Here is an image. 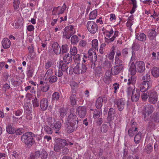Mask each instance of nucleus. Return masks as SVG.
Wrapping results in <instances>:
<instances>
[{
    "label": "nucleus",
    "mask_w": 159,
    "mask_h": 159,
    "mask_svg": "<svg viewBox=\"0 0 159 159\" xmlns=\"http://www.w3.org/2000/svg\"><path fill=\"white\" fill-rule=\"evenodd\" d=\"M34 137L35 134L34 133L27 132L21 136V139L25 145L28 147H30L35 143Z\"/></svg>",
    "instance_id": "obj_1"
},
{
    "label": "nucleus",
    "mask_w": 159,
    "mask_h": 159,
    "mask_svg": "<svg viewBox=\"0 0 159 159\" xmlns=\"http://www.w3.org/2000/svg\"><path fill=\"white\" fill-rule=\"evenodd\" d=\"M73 144L71 142L67 143L64 139L58 138L56 140L54 145V150L57 152H60L61 149L66 146L72 145Z\"/></svg>",
    "instance_id": "obj_2"
},
{
    "label": "nucleus",
    "mask_w": 159,
    "mask_h": 159,
    "mask_svg": "<svg viewBox=\"0 0 159 159\" xmlns=\"http://www.w3.org/2000/svg\"><path fill=\"white\" fill-rule=\"evenodd\" d=\"M87 70V67L85 64L83 63L81 64L78 62L74 67L73 72L75 74L79 75L84 73Z\"/></svg>",
    "instance_id": "obj_3"
},
{
    "label": "nucleus",
    "mask_w": 159,
    "mask_h": 159,
    "mask_svg": "<svg viewBox=\"0 0 159 159\" xmlns=\"http://www.w3.org/2000/svg\"><path fill=\"white\" fill-rule=\"evenodd\" d=\"M88 57L90 59L91 67L94 68L96 66V63L97 61V56L95 52H94L93 50L90 49L88 52Z\"/></svg>",
    "instance_id": "obj_4"
},
{
    "label": "nucleus",
    "mask_w": 159,
    "mask_h": 159,
    "mask_svg": "<svg viewBox=\"0 0 159 159\" xmlns=\"http://www.w3.org/2000/svg\"><path fill=\"white\" fill-rule=\"evenodd\" d=\"M86 26L88 31L92 34H95L98 30V26L97 24L93 21H88Z\"/></svg>",
    "instance_id": "obj_5"
},
{
    "label": "nucleus",
    "mask_w": 159,
    "mask_h": 159,
    "mask_svg": "<svg viewBox=\"0 0 159 159\" xmlns=\"http://www.w3.org/2000/svg\"><path fill=\"white\" fill-rule=\"evenodd\" d=\"M126 102L124 99L123 98L116 99L115 101V104L117 106L118 110L122 111L124 109Z\"/></svg>",
    "instance_id": "obj_6"
},
{
    "label": "nucleus",
    "mask_w": 159,
    "mask_h": 159,
    "mask_svg": "<svg viewBox=\"0 0 159 159\" xmlns=\"http://www.w3.org/2000/svg\"><path fill=\"white\" fill-rule=\"evenodd\" d=\"M78 118L76 115L70 114L68 117L67 121L66 122L69 124L78 125Z\"/></svg>",
    "instance_id": "obj_7"
},
{
    "label": "nucleus",
    "mask_w": 159,
    "mask_h": 159,
    "mask_svg": "<svg viewBox=\"0 0 159 159\" xmlns=\"http://www.w3.org/2000/svg\"><path fill=\"white\" fill-rule=\"evenodd\" d=\"M76 113L79 117L84 118L87 113V109L85 107L79 106L76 110Z\"/></svg>",
    "instance_id": "obj_8"
},
{
    "label": "nucleus",
    "mask_w": 159,
    "mask_h": 159,
    "mask_svg": "<svg viewBox=\"0 0 159 159\" xmlns=\"http://www.w3.org/2000/svg\"><path fill=\"white\" fill-rule=\"evenodd\" d=\"M40 108L43 111L46 110L48 106V101L46 98H43L40 102Z\"/></svg>",
    "instance_id": "obj_9"
},
{
    "label": "nucleus",
    "mask_w": 159,
    "mask_h": 159,
    "mask_svg": "<svg viewBox=\"0 0 159 159\" xmlns=\"http://www.w3.org/2000/svg\"><path fill=\"white\" fill-rule=\"evenodd\" d=\"M77 125L69 124L66 122L65 125V129L68 133H71L75 131L77 129Z\"/></svg>",
    "instance_id": "obj_10"
},
{
    "label": "nucleus",
    "mask_w": 159,
    "mask_h": 159,
    "mask_svg": "<svg viewBox=\"0 0 159 159\" xmlns=\"http://www.w3.org/2000/svg\"><path fill=\"white\" fill-rule=\"evenodd\" d=\"M61 122L59 121H57L54 123L53 125H51V127L55 133L59 134L60 133L59 130L61 129Z\"/></svg>",
    "instance_id": "obj_11"
},
{
    "label": "nucleus",
    "mask_w": 159,
    "mask_h": 159,
    "mask_svg": "<svg viewBox=\"0 0 159 159\" xmlns=\"http://www.w3.org/2000/svg\"><path fill=\"white\" fill-rule=\"evenodd\" d=\"M143 82V85L141 86V88L140 89L141 91L143 92L146 91L150 89L152 86V81L151 80Z\"/></svg>",
    "instance_id": "obj_12"
},
{
    "label": "nucleus",
    "mask_w": 159,
    "mask_h": 159,
    "mask_svg": "<svg viewBox=\"0 0 159 159\" xmlns=\"http://www.w3.org/2000/svg\"><path fill=\"white\" fill-rule=\"evenodd\" d=\"M158 96L156 92H151L149 97V101L151 103L154 104L157 101Z\"/></svg>",
    "instance_id": "obj_13"
},
{
    "label": "nucleus",
    "mask_w": 159,
    "mask_h": 159,
    "mask_svg": "<svg viewBox=\"0 0 159 159\" xmlns=\"http://www.w3.org/2000/svg\"><path fill=\"white\" fill-rule=\"evenodd\" d=\"M139 67V63L138 62H136L135 64L134 62L132 63L129 69L131 75H134L136 73V68L138 69Z\"/></svg>",
    "instance_id": "obj_14"
},
{
    "label": "nucleus",
    "mask_w": 159,
    "mask_h": 159,
    "mask_svg": "<svg viewBox=\"0 0 159 159\" xmlns=\"http://www.w3.org/2000/svg\"><path fill=\"white\" fill-rule=\"evenodd\" d=\"M155 28H152L149 30L148 32V36L150 39L152 40L155 39L157 33L155 31Z\"/></svg>",
    "instance_id": "obj_15"
},
{
    "label": "nucleus",
    "mask_w": 159,
    "mask_h": 159,
    "mask_svg": "<svg viewBox=\"0 0 159 159\" xmlns=\"http://www.w3.org/2000/svg\"><path fill=\"white\" fill-rule=\"evenodd\" d=\"M104 101L106 102L107 100L105 98H102L101 97H98L97 99L95 104V106L98 109H100L102 106V102L103 101Z\"/></svg>",
    "instance_id": "obj_16"
},
{
    "label": "nucleus",
    "mask_w": 159,
    "mask_h": 159,
    "mask_svg": "<svg viewBox=\"0 0 159 159\" xmlns=\"http://www.w3.org/2000/svg\"><path fill=\"white\" fill-rule=\"evenodd\" d=\"M69 84L71 87V92L72 93H75L76 92V89L79 85L78 83L74 81H70Z\"/></svg>",
    "instance_id": "obj_17"
},
{
    "label": "nucleus",
    "mask_w": 159,
    "mask_h": 159,
    "mask_svg": "<svg viewBox=\"0 0 159 159\" xmlns=\"http://www.w3.org/2000/svg\"><path fill=\"white\" fill-rule=\"evenodd\" d=\"M115 114V111L113 108H111L109 109L107 117L108 122L110 124V122L113 119V116Z\"/></svg>",
    "instance_id": "obj_18"
},
{
    "label": "nucleus",
    "mask_w": 159,
    "mask_h": 159,
    "mask_svg": "<svg viewBox=\"0 0 159 159\" xmlns=\"http://www.w3.org/2000/svg\"><path fill=\"white\" fill-rule=\"evenodd\" d=\"M124 69L122 67L117 66H115L111 68V73L112 75H116Z\"/></svg>",
    "instance_id": "obj_19"
},
{
    "label": "nucleus",
    "mask_w": 159,
    "mask_h": 159,
    "mask_svg": "<svg viewBox=\"0 0 159 159\" xmlns=\"http://www.w3.org/2000/svg\"><path fill=\"white\" fill-rule=\"evenodd\" d=\"M53 51L56 54L61 53V49L59 46V45L57 42L54 43L52 45Z\"/></svg>",
    "instance_id": "obj_20"
},
{
    "label": "nucleus",
    "mask_w": 159,
    "mask_h": 159,
    "mask_svg": "<svg viewBox=\"0 0 159 159\" xmlns=\"http://www.w3.org/2000/svg\"><path fill=\"white\" fill-rule=\"evenodd\" d=\"M2 43L4 49H7L10 48L11 44V42L8 38H5L2 40Z\"/></svg>",
    "instance_id": "obj_21"
},
{
    "label": "nucleus",
    "mask_w": 159,
    "mask_h": 159,
    "mask_svg": "<svg viewBox=\"0 0 159 159\" xmlns=\"http://www.w3.org/2000/svg\"><path fill=\"white\" fill-rule=\"evenodd\" d=\"M71 106L74 107L77 102V98L75 94L71 93L69 98Z\"/></svg>",
    "instance_id": "obj_22"
},
{
    "label": "nucleus",
    "mask_w": 159,
    "mask_h": 159,
    "mask_svg": "<svg viewBox=\"0 0 159 159\" xmlns=\"http://www.w3.org/2000/svg\"><path fill=\"white\" fill-rule=\"evenodd\" d=\"M67 64L66 63H64L63 61H61L58 63L59 68H61L62 71H65L67 70L68 68L67 66Z\"/></svg>",
    "instance_id": "obj_23"
},
{
    "label": "nucleus",
    "mask_w": 159,
    "mask_h": 159,
    "mask_svg": "<svg viewBox=\"0 0 159 159\" xmlns=\"http://www.w3.org/2000/svg\"><path fill=\"white\" fill-rule=\"evenodd\" d=\"M115 64L116 66L122 68H124V64L123 61L120 59L118 57H115Z\"/></svg>",
    "instance_id": "obj_24"
},
{
    "label": "nucleus",
    "mask_w": 159,
    "mask_h": 159,
    "mask_svg": "<svg viewBox=\"0 0 159 159\" xmlns=\"http://www.w3.org/2000/svg\"><path fill=\"white\" fill-rule=\"evenodd\" d=\"M72 60V57L71 54H66L63 57V62L67 64L69 63Z\"/></svg>",
    "instance_id": "obj_25"
},
{
    "label": "nucleus",
    "mask_w": 159,
    "mask_h": 159,
    "mask_svg": "<svg viewBox=\"0 0 159 159\" xmlns=\"http://www.w3.org/2000/svg\"><path fill=\"white\" fill-rule=\"evenodd\" d=\"M151 72L154 77L157 78L159 76V69L157 67H153L151 70Z\"/></svg>",
    "instance_id": "obj_26"
},
{
    "label": "nucleus",
    "mask_w": 159,
    "mask_h": 159,
    "mask_svg": "<svg viewBox=\"0 0 159 159\" xmlns=\"http://www.w3.org/2000/svg\"><path fill=\"white\" fill-rule=\"evenodd\" d=\"M60 94L58 92H55L52 94V101L53 102L58 101L60 98Z\"/></svg>",
    "instance_id": "obj_27"
},
{
    "label": "nucleus",
    "mask_w": 159,
    "mask_h": 159,
    "mask_svg": "<svg viewBox=\"0 0 159 159\" xmlns=\"http://www.w3.org/2000/svg\"><path fill=\"white\" fill-rule=\"evenodd\" d=\"M66 27L65 28V32L63 33V36L67 39H69L74 34L73 32L70 31H66Z\"/></svg>",
    "instance_id": "obj_28"
},
{
    "label": "nucleus",
    "mask_w": 159,
    "mask_h": 159,
    "mask_svg": "<svg viewBox=\"0 0 159 159\" xmlns=\"http://www.w3.org/2000/svg\"><path fill=\"white\" fill-rule=\"evenodd\" d=\"M40 156V152L39 151H36L34 153H31L29 159H37Z\"/></svg>",
    "instance_id": "obj_29"
},
{
    "label": "nucleus",
    "mask_w": 159,
    "mask_h": 159,
    "mask_svg": "<svg viewBox=\"0 0 159 159\" xmlns=\"http://www.w3.org/2000/svg\"><path fill=\"white\" fill-rule=\"evenodd\" d=\"M137 94H135L134 96L133 93H132V94L131 96V99L133 102H136L138 101L139 99V90H136Z\"/></svg>",
    "instance_id": "obj_30"
},
{
    "label": "nucleus",
    "mask_w": 159,
    "mask_h": 159,
    "mask_svg": "<svg viewBox=\"0 0 159 159\" xmlns=\"http://www.w3.org/2000/svg\"><path fill=\"white\" fill-rule=\"evenodd\" d=\"M6 131L7 132L10 134H14L16 132L14 128L12 127L10 124H8L7 126Z\"/></svg>",
    "instance_id": "obj_31"
},
{
    "label": "nucleus",
    "mask_w": 159,
    "mask_h": 159,
    "mask_svg": "<svg viewBox=\"0 0 159 159\" xmlns=\"http://www.w3.org/2000/svg\"><path fill=\"white\" fill-rule=\"evenodd\" d=\"M59 7H54V8L52 11V14L53 15H56L57 14L59 15L60 14H62L64 13L65 11L63 10L62 9H61L59 11V12H57V10L59 8Z\"/></svg>",
    "instance_id": "obj_32"
},
{
    "label": "nucleus",
    "mask_w": 159,
    "mask_h": 159,
    "mask_svg": "<svg viewBox=\"0 0 159 159\" xmlns=\"http://www.w3.org/2000/svg\"><path fill=\"white\" fill-rule=\"evenodd\" d=\"M152 119L156 123L159 122V112H157L153 114Z\"/></svg>",
    "instance_id": "obj_33"
},
{
    "label": "nucleus",
    "mask_w": 159,
    "mask_h": 159,
    "mask_svg": "<svg viewBox=\"0 0 159 159\" xmlns=\"http://www.w3.org/2000/svg\"><path fill=\"white\" fill-rule=\"evenodd\" d=\"M79 41V38L76 35H74L71 37L70 41L72 44H76Z\"/></svg>",
    "instance_id": "obj_34"
},
{
    "label": "nucleus",
    "mask_w": 159,
    "mask_h": 159,
    "mask_svg": "<svg viewBox=\"0 0 159 159\" xmlns=\"http://www.w3.org/2000/svg\"><path fill=\"white\" fill-rule=\"evenodd\" d=\"M93 117L94 119H98L100 117V114H102V111L95 109L94 110Z\"/></svg>",
    "instance_id": "obj_35"
},
{
    "label": "nucleus",
    "mask_w": 159,
    "mask_h": 159,
    "mask_svg": "<svg viewBox=\"0 0 159 159\" xmlns=\"http://www.w3.org/2000/svg\"><path fill=\"white\" fill-rule=\"evenodd\" d=\"M135 81L136 80L135 79L132 77H131V78H129L128 80L126 79L124 80V81L125 82H127V84L128 85H129L130 84H134L135 82Z\"/></svg>",
    "instance_id": "obj_36"
},
{
    "label": "nucleus",
    "mask_w": 159,
    "mask_h": 159,
    "mask_svg": "<svg viewBox=\"0 0 159 159\" xmlns=\"http://www.w3.org/2000/svg\"><path fill=\"white\" fill-rule=\"evenodd\" d=\"M97 15V11L96 10L93 11L90 14L89 19H95Z\"/></svg>",
    "instance_id": "obj_37"
},
{
    "label": "nucleus",
    "mask_w": 159,
    "mask_h": 159,
    "mask_svg": "<svg viewBox=\"0 0 159 159\" xmlns=\"http://www.w3.org/2000/svg\"><path fill=\"white\" fill-rule=\"evenodd\" d=\"M44 130L47 134H51L52 133V128H50L47 125H45L43 128Z\"/></svg>",
    "instance_id": "obj_38"
},
{
    "label": "nucleus",
    "mask_w": 159,
    "mask_h": 159,
    "mask_svg": "<svg viewBox=\"0 0 159 159\" xmlns=\"http://www.w3.org/2000/svg\"><path fill=\"white\" fill-rule=\"evenodd\" d=\"M34 107H36L39 106L40 104L39 100L36 97L32 101Z\"/></svg>",
    "instance_id": "obj_39"
},
{
    "label": "nucleus",
    "mask_w": 159,
    "mask_h": 159,
    "mask_svg": "<svg viewBox=\"0 0 159 159\" xmlns=\"http://www.w3.org/2000/svg\"><path fill=\"white\" fill-rule=\"evenodd\" d=\"M48 79L49 80V83L51 84H52L57 82V77L55 75H52L51 76L48 77Z\"/></svg>",
    "instance_id": "obj_40"
},
{
    "label": "nucleus",
    "mask_w": 159,
    "mask_h": 159,
    "mask_svg": "<svg viewBox=\"0 0 159 159\" xmlns=\"http://www.w3.org/2000/svg\"><path fill=\"white\" fill-rule=\"evenodd\" d=\"M152 147L150 144H149L146 146L144 149L145 152L148 153H150L152 150Z\"/></svg>",
    "instance_id": "obj_41"
},
{
    "label": "nucleus",
    "mask_w": 159,
    "mask_h": 159,
    "mask_svg": "<svg viewBox=\"0 0 159 159\" xmlns=\"http://www.w3.org/2000/svg\"><path fill=\"white\" fill-rule=\"evenodd\" d=\"M68 50L69 47L67 45L64 44L62 46L61 52L62 54L66 53L68 51Z\"/></svg>",
    "instance_id": "obj_42"
},
{
    "label": "nucleus",
    "mask_w": 159,
    "mask_h": 159,
    "mask_svg": "<svg viewBox=\"0 0 159 159\" xmlns=\"http://www.w3.org/2000/svg\"><path fill=\"white\" fill-rule=\"evenodd\" d=\"M130 0L131 1V3L133 5V7H132L131 10L130 11V13L132 14L135 11V9L137 7V2L135 0Z\"/></svg>",
    "instance_id": "obj_43"
},
{
    "label": "nucleus",
    "mask_w": 159,
    "mask_h": 159,
    "mask_svg": "<svg viewBox=\"0 0 159 159\" xmlns=\"http://www.w3.org/2000/svg\"><path fill=\"white\" fill-rule=\"evenodd\" d=\"M49 85L47 84V83H45L43 85H42L41 87V90L43 92L47 91L49 89Z\"/></svg>",
    "instance_id": "obj_44"
},
{
    "label": "nucleus",
    "mask_w": 159,
    "mask_h": 159,
    "mask_svg": "<svg viewBox=\"0 0 159 159\" xmlns=\"http://www.w3.org/2000/svg\"><path fill=\"white\" fill-rule=\"evenodd\" d=\"M139 46L138 43L136 42V41L134 43L132 46V49L134 51H138L139 48Z\"/></svg>",
    "instance_id": "obj_45"
},
{
    "label": "nucleus",
    "mask_w": 159,
    "mask_h": 159,
    "mask_svg": "<svg viewBox=\"0 0 159 159\" xmlns=\"http://www.w3.org/2000/svg\"><path fill=\"white\" fill-rule=\"evenodd\" d=\"M150 75L148 74H146L142 77V80L143 82H146L149 81L150 79Z\"/></svg>",
    "instance_id": "obj_46"
},
{
    "label": "nucleus",
    "mask_w": 159,
    "mask_h": 159,
    "mask_svg": "<svg viewBox=\"0 0 159 159\" xmlns=\"http://www.w3.org/2000/svg\"><path fill=\"white\" fill-rule=\"evenodd\" d=\"M77 50L75 47H73L70 48V52L71 55L73 56H75L77 53Z\"/></svg>",
    "instance_id": "obj_47"
},
{
    "label": "nucleus",
    "mask_w": 159,
    "mask_h": 159,
    "mask_svg": "<svg viewBox=\"0 0 159 159\" xmlns=\"http://www.w3.org/2000/svg\"><path fill=\"white\" fill-rule=\"evenodd\" d=\"M92 43L93 48L95 49H98V40L97 39H93L92 40Z\"/></svg>",
    "instance_id": "obj_48"
},
{
    "label": "nucleus",
    "mask_w": 159,
    "mask_h": 159,
    "mask_svg": "<svg viewBox=\"0 0 159 159\" xmlns=\"http://www.w3.org/2000/svg\"><path fill=\"white\" fill-rule=\"evenodd\" d=\"M40 156L42 159H44L47 157L48 154L45 151L43 150L40 153Z\"/></svg>",
    "instance_id": "obj_49"
},
{
    "label": "nucleus",
    "mask_w": 159,
    "mask_h": 159,
    "mask_svg": "<svg viewBox=\"0 0 159 159\" xmlns=\"http://www.w3.org/2000/svg\"><path fill=\"white\" fill-rule=\"evenodd\" d=\"M147 108L148 114L149 115L151 114L153 111L154 108L153 106L151 105H148Z\"/></svg>",
    "instance_id": "obj_50"
},
{
    "label": "nucleus",
    "mask_w": 159,
    "mask_h": 159,
    "mask_svg": "<svg viewBox=\"0 0 159 159\" xmlns=\"http://www.w3.org/2000/svg\"><path fill=\"white\" fill-rule=\"evenodd\" d=\"M122 55L123 57V58L126 57L128 55V49L127 48L123 49L121 52Z\"/></svg>",
    "instance_id": "obj_51"
},
{
    "label": "nucleus",
    "mask_w": 159,
    "mask_h": 159,
    "mask_svg": "<svg viewBox=\"0 0 159 159\" xmlns=\"http://www.w3.org/2000/svg\"><path fill=\"white\" fill-rule=\"evenodd\" d=\"M137 127H135L134 129H133L130 128L128 130V134L129 136L130 137H133L134 132L137 131Z\"/></svg>",
    "instance_id": "obj_52"
},
{
    "label": "nucleus",
    "mask_w": 159,
    "mask_h": 159,
    "mask_svg": "<svg viewBox=\"0 0 159 159\" xmlns=\"http://www.w3.org/2000/svg\"><path fill=\"white\" fill-rule=\"evenodd\" d=\"M53 71L52 69H49L48 70L45 74V76H46V78L48 79V77L51 76L53 74Z\"/></svg>",
    "instance_id": "obj_53"
},
{
    "label": "nucleus",
    "mask_w": 159,
    "mask_h": 159,
    "mask_svg": "<svg viewBox=\"0 0 159 159\" xmlns=\"http://www.w3.org/2000/svg\"><path fill=\"white\" fill-rule=\"evenodd\" d=\"M106 29H110V30L109 31L106 29L105 30V32L104 33H109L110 34H112L114 32V31L113 29L112 28L111 25H107L106 27Z\"/></svg>",
    "instance_id": "obj_54"
},
{
    "label": "nucleus",
    "mask_w": 159,
    "mask_h": 159,
    "mask_svg": "<svg viewBox=\"0 0 159 159\" xmlns=\"http://www.w3.org/2000/svg\"><path fill=\"white\" fill-rule=\"evenodd\" d=\"M145 69V65L144 62L140 61V72H143Z\"/></svg>",
    "instance_id": "obj_55"
},
{
    "label": "nucleus",
    "mask_w": 159,
    "mask_h": 159,
    "mask_svg": "<svg viewBox=\"0 0 159 159\" xmlns=\"http://www.w3.org/2000/svg\"><path fill=\"white\" fill-rule=\"evenodd\" d=\"M59 112L60 116L62 117H63L66 114V110L64 108H61L59 109Z\"/></svg>",
    "instance_id": "obj_56"
},
{
    "label": "nucleus",
    "mask_w": 159,
    "mask_h": 159,
    "mask_svg": "<svg viewBox=\"0 0 159 159\" xmlns=\"http://www.w3.org/2000/svg\"><path fill=\"white\" fill-rule=\"evenodd\" d=\"M108 129V127L107 125L103 124L102 127L101 128V130L104 133H106Z\"/></svg>",
    "instance_id": "obj_57"
},
{
    "label": "nucleus",
    "mask_w": 159,
    "mask_h": 159,
    "mask_svg": "<svg viewBox=\"0 0 159 159\" xmlns=\"http://www.w3.org/2000/svg\"><path fill=\"white\" fill-rule=\"evenodd\" d=\"M146 39V35L143 33H141L140 34V41H144Z\"/></svg>",
    "instance_id": "obj_58"
},
{
    "label": "nucleus",
    "mask_w": 159,
    "mask_h": 159,
    "mask_svg": "<svg viewBox=\"0 0 159 159\" xmlns=\"http://www.w3.org/2000/svg\"><path fill=\"white\" fill-rule=\"evenodd\" d=\"M11 81L12 85L14 87H16L19 85L18 81L15 80L13 78L11 79Z\"/></svg>",
    "instance_id": "obj_59"
},
{
    "label": "nucleus",
    "mask_w": 159,
    "mask_h": 159,
    "mask_svg": "<svg viewBox=\"0 0 159 159\" xmlns=\"http://www.w3.org/2000/svg\"><path fill=\"white\" fill-rule=\"evenodd\" d=\"M69 152V149L67 148L64 147L62 148V153L63 155L68 154Z\"/></svg>",
    "instance_id": "obj_60"
},
{
    "label": "nucleus",
    "mask_w": 159,
    "mask_h": 159,
    "mask_svg": "<svg viewBox=\"0 0 159 159\" xmlns=\"http://www.w3.org/2000/svg\"><path fill=\"white\" fill-rule=\"evenodd\" d=\"M126 92L128 96L130 95L131 94V93L132 94V93H134L133 91V90L132 88L130 87H128L127 88Z\"/></svg>",
    "instance_id": "obj_61"
},
{
    "label": "nucleus",
    "mask_w": 159,
    "mask_h": 159,
    "mask_svg": "<svg viewBox=\"0 0 159 159\" xmlns=\"http://www.w3.org/2000/svg\"><path fill=\"white\" fill-rule=\"evenodd\" d=\"M104 39H105V42L107 43L108 44L113 42L114 40L112 38V37H111V38L108 39V38H107L106 37H105Z\"/></svg>",
    "instance_id": "obj_62"
},
{
    "label": "nucleus",
    "mask_w": 159,
    "mask_h": 159,
    "mask_svg": "<svg viewBox=\"0 0 159 159\" xmlns=\"http://www.w3.org/2000/svg\"><path fill=\"white\" fill-rule=\"evenodd\" d=\"M148 98V94L147 93H143L141 95V98L143 101H145Z\"/></svg>",
    "instance_id": "obj_63"
},
{
    "label": "nucleus",
    "mask_w": 159,
    "mask_h": 159,
    "mask_svg": "<svg viewBox=\"0 0 159 159\" xmlns=\"http://www.w3.org/2000/svg\"><path fill=\"white\" fill-rule=\"evenodd\" d=\"M47 122L48 125H52V123L53 122L52 118V117H48L47 119Z\"/></svg>",
    "instance_id": "obj_64"
}]
</instances>
